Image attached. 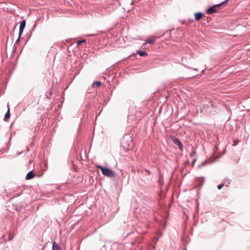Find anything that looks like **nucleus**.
<instances>
[{"instance_id": "nucleus-1", "label": "nucleus", "mask_w": 250, "mask_h": 250, "mask_svg": "<svg viewBox=\"0 0 250 250\" xmlns=\"http://www.w3.org/2000/svg\"><path fill=\"white\" fill-rule=\"evenodd\" d=\"M97 167L101 169L104 175L108 177H114L115 176L114 171L111 169L100 165L98 166Z\"/></svg>"}, {"instance_id": "nucleus-2", "label": "nucleus", "mask_w": 250, "mask_h": 250, "mask_svg": "<svg viewBox=\"0 0 250 250\" xmlns=\"http://www.w3.org/2000/svg\"><path fill=\"white\" fill-rule=\"evenodd\" d=\"M228 0H225L222 3L218 4H216L207 10V13L208 15H211L213 13H216L220 9V7L226 3Z\"/></svg>"}, {"instance_id": "nucleus-3", "label": "nucleus", "mask_w": 250, "mask_h": 250, "mask_svg": "<svg viewBox=\"0 0 250 250\" xmlns=\"http://www.w3.org/2000/svg\"><path fill=\"white\" fill-rule=\"evenodd\" d=\"M170 138L174 144L177 146L181 150H183V145L181 142L178 138H176L174 136H171Z\"/></svg>"}, {"instance_id": "nucleus-4", "label": "nucleus", "mask_w": 250, "mask_h": 250, "mask_svg": "<svg viewBox=\"0 0 250 250\" xmlns=\"http://www.w3.org/2000/svg\"><path fill=\"white\" fill-rule=\"evenodd\" d=\"M26 25V21L23 20L20 22V28H19V34H20V37H21L22 32L24 29Z\"/></svg>"}, {"instance_id": "nucleus-5", "label": "nucleus", "mask_w": 250, "mask_h": 250, "mask_svg": "<svg viewBox=\"0 0 250 250\" xmlns=\"http://www.w3.org/2000/svg\"><path fill=\"white\" fill-rule=\"evenodd\" d=\"M8 110L6 112V114H5L4 117V121H7L8 119H9L10 117V108L9 104L7 105Z\"/></svg>"}, {"instance_id": "nucleus-6", "label": "nucleus", "mask_w": 250, "mask_h": 250, "mask_svg": "<svg viewBox=\"0 0 250 250\" xmlns=\"http://www.w3.org/2000/svg\"><path fill=\"white\" fill-rule=\"evenodd\" d=\"M203 13L202 12H197L194 14L195 20L196 21L200 20L203 17Z\"/></svg>"}, {"instance_id": "nucleus-7", "label": "nucleus", "mask_w": 250, "mask_h": 250, "mask_svg": "<svg viewBox=\"0 0 250 250\" xmlns=\"http://www.w3.org/2000/svg\"><path fill=\"white\" fill-rule=\"evenodd\" d=\"M35 175L32 171H30L27 174L26 176V180H30L34 177Z\"/></svg>"}, {"instance_id": "nucleus-8", "label": "nucleus", "mask_w": 250, "mask_h": 250, "mask_svg": "<svg viewBox=\"0 0 250 250\" xmlns=\"http://www.w3.org/2000/svg\"><path fill=\"white\" fill-rule=\"evenodd\" d=\"M52 250H62L60 246L55 242L53 243Z\"/></svg>"}, {"instance_id": "nucleus-9", "label": "nucleus", "mask_w": 250, "mask_h": 250, "mask_svg": "<svg viewBox=\"0 0 250 250\" xmlns=\"http://www.w3.org/2000/svg\"><path fill=\"white\" fill-rule=\"evenodd\" d=\"M137 53L141 56L144 57L147 56V54L146 52L144 51L137 50Z\"/></svg>"}, {"instance_id": "nucleus-10", "label": "nucleus", "mask_w": 250, "mask_h": 250, "mask_svg": "<svg viewBox=\"0 0 250 250\" xmlns=\"http://www.w3.org/2000/svg\"><path fill=\"white\" fill-rule=\"evenodd\" d=\"M102 84V83L101 81H96L92 83V87H94L95 85L97 87H99Z\"/></svg>"}, {"instance_id": "nucleus-11", "label": "nucleus", "mask_w": 250, "mask_h": 250, "mask_svg": "<svg viewBox=\"0 0 250 250\" xmlns=\"http://www.w3.org/2000/svg\"><path fill=\"white\" fill-rule=\"evenodd\" d=\"M154 42V38H148L146 40V43H147L152 44V43H153Z\"/></svg>"}, {"instance_id": "nucleus-12", "label": "nucleus", "mask_w": 250, "mask_h": 250, "mask_svg": "<svg viewBox=\"0 0 250 250\" xmlns=\"http://www.w3.org/2000/svg\"><path fill=\"white\" fill-rule=\"evenodd\" d=\"M208 163V160L204 161L201 163L200 167H204V166H206Z\"/></svg>"}, {"instance_id": "nucleus-13", "label": "nucleus", "mask_w": 250, "mask_h": 250, "mask_svg": "<svg viewBox=\"0 0 250 250\" xmlns=\"http://www.w3.org/2000/svg\"><path fill=\"white\" fill-rule=\"evenodd\" d=\"M86 42V40H80L79 41L77 42V45H80L81 43H83V42Z\"/></svg>"}, {"instance_id": "nucleus-14", "label": "nucleus", "mask_w": 250, "mask_h": 250, "mask_svg": "<svg viewBox=\"0 0 250 250\" xmlns=\"http://www.w3.org/2000/svg\"><path fill=\"white\" fill-rule=\"evenodd\" d=\"M20 39H21V37H20V34H19V38H18V39L17 40V41H16V42L14 44L15 46L19 43Z\"/></svg>"}, {"instance_id": "nucleus-15", "label": "nucleus", "mask_w": 250, "mask_h": 250, "mask_svg": "<svg viewBox=\"0 0 250 250\" xmlns=\"http://www.w3.org/2000/svg\"><path fill=\"white\" fill-rule=\"evenodd\" d=\"M224 186V184H221L218 186L217 188L218 189H221Z\"/></svg>"}, {"instance_id": "nucleus-16", "label": "nucleus", "mask_w": 250, "mask_h": 250, "mask_svg": "<svg viewBox=\"0 0 250 250\" xmlns=\"http://www.w3.org/2000/svg\"><path fill=\"white\" fill-rule=\"evenodd\" d=\"M51 94H52V92H49V93H46V94H45V96H46V97L48 99H49L50 97L51 96Z\"/></svg>"}, {"instance_id": "nucleus-17", "label": "nucleus", "mask_w": 250, "mask_h": 250, "mask_svg": "<svg viewBox=\"0 0 250 250\" xmlns=\"http://www.w3.org/2000/svg\"><path fill=\"white\" fill-rule=\"evenodd\" d=\"M238 144V141H237V140L233 141V146H235L237 145Z\"/></svg>"}, {"instance_id": "nucleus-18", "label": "nucleus", "mask_w": 250, "mask_h": 250, "mask_svg": "<svg viewBox=\"0 0 250 250\" xmlns=\"http://www.w3.org/2000/svg\"><path fill=\"white\" fill-rule=\"evenodd\" d=\"M196 153L195 150H193L192 152L190 154V157H192Z\"/></svg>"}, {"instance_id": "nucleus-19", "label": "nucleus", "mask_w": 250, "mask_h": 250, "mask_svg": "<svg viewBox=\"0 0 250 250\" xmlns=\"http://www.w3.org/2000/svg\"><path fill=\"white\" fill-rule=\"evenodd\" d=\"M196 161V158H195L193 159L192 162H191V166L193 167L194 166V165Z\"/></svg>"}, {"instance_id": "nucleus-20", "label": "nucleus", "mask_w": 250, "mask_h": 250, "mask_svg": "<svg viewBox=\"0 0 250 250\" xmlns=\"http://www.w3.org/2000/svg\"><path fill=\"white\" fill-rule=\"evenodd\" d=\"M144 170L145 172H146L148 175H150L151 174V172L149 170L145 169Z\"/></svg>"}, {"instance_id": "nucleus-21", "label": "nucleus", "mask_w": 250, "mask_h": 250, "mask_svg": "<svg viewBox=\"0 0 250 250\" xmlns=\"http://www.w3.org/2000/svg\"><path fill=\"white\" fill-rule=\"evenodd\" d=\"M209 105L212 108H215V106L214 104H213V102L211 101V103H209Z\"/></svg>"}, {"instance_id": "nucleus-22", "label": "nucleus", "mask_w": 250, "mask_h": 250, "mask_svg": "<svg viewBox=\"0 0 250 250\" xmlns=\"http://www.w3.org/2000/svg\"><path fill=\"white\" fill-rule=\"evenodd\" d=\"M93 36V35L91 34V35H87V36Z\"/></svg>"}, {"instance_id": "nucleus-23", "label": "nucleus", "mask_w": 250, "mask_h": 250, "mask_svg": "<svg viewBox=\"0 0 250 250\" xmlns=\"http://www.w3.org/2000/svg\"><path fill=\"white\" fill-rule=\"evenodd\" d=\"M128 146H129V145H128ZM127 148H128V149H129V146H128V147H127Z\"/></svg>"}]
</instances>
